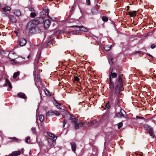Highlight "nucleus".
Returning a JSON list of instances; mask_svg holds the SVG:
<instances>
[{
    "instance_id": "obj_1",
    "label": "nucleus",
    "mask_w": 156,
    "mask_h": 156,
    "mask_svg": "<svg viewBox=\"0 0 156 156\" xmlns=\"http://www.w3.org/2000/svg\"><path fill=\"white\" fill-rule=\"evenodd\" d=\"M122 76V74H120L119 76L116 83L117 85L115 88V94L117 98H119L121 95V94H120V93L123 90Z\"/></svg>"
},
{
    "instance_id": "obj_2",
    "label": "nucleus",
    "mask_w": 156,
    "mask_h": 156,
    "mask_svg": "<svg viewBox=\"0 0 156 156\" xmlns=\"http://www.w3.org/2000/svg\"><path fill=\"white\" fill-rule=\"evenodd\" d=\"M39 23V21L37 20H31L28 23L27 28L30 31L32 30H35L37 28H35L36 26Z\"/></svg>"
},
{
    "instance_id": "obj_3",
    "label": "nucleus",
    "mask_w": 156,
    "mask_h": 156,
    "mask_svg": "<svg viewBox=\"0 0 156 156\" xmlns=\"http://www.w3.org/2000/svg\"><path fill=\"white\" fill-rule=\"evenodd\" d=\"M69 119L73 121V122L74 124L75 129H78L80 127L83 126V123L80 121L78 122L77 119L76 118H73L72 115H70Z\"/></svg>"
},
{
    "instance_id": "obj_4",
    "label": "nucleus",
    "mask_w": 156,
    "mask_h": 156,
    "mask_svg": "<svg viewBox=\"0 0 156 156\" xmlns=\"http://www.w3.org/2000/svg\"><path fill=\"white\" fill-rule=\"evenodd\" d=\"M37 69L36 67L34 68V75L35 76V84L37 85V83L38 85L39 84H40L41 82V80L40 77H39L37 74Z\"/></svg>"
},
{
    "instance_id": "obj_5",
    "label": "nucleus",
    "mask_w": 156,
    "mask_h": 156,
    "mask_svg": "<svg viewBox=\"0 0 156 156\" xmlns=\"http://www.w3.org/2000/svg\"><path fill=\"white\" fill-rule=\"evenodd\" d=\"M60 114V113L57 111H53L52 110H49L46 113V116H50L55 115L56 116H58Z\"/></svg>"
},
{
    "instance_id": "obj_6",
    "label": "nucleus",
    "mask_w": 156,
    "mask_h": 156,
    "mask_svg": "<svg viewBox=\"0 0 156 156\" xmlns=\"http://www.w3.org/2000/svg\"><path fill=\"white\" fill-rule=\"evenodd\" d=\"M8 56L12 61H13L14 60L17 58L16 53L13 51L10 52Z\"/></svg>"
},
{
    "instance_id": "obj_7",
    "label": "nucleus",
    "mask_w": 156,
    "mask_h": 156,
    "mask_svg": "<svg viewBox=\"0 0 156 156\" xmlns=\"http://www.w3.org/2000/svg\"><path fill=\"white\" fill-rule=\"evenodd\" d=\"M112 70L111 71H110L109 72V81H111L112 80V78H115L117 76V73H112Z\"/></svg>"
},
{
    "instance_id": "obj_8",
    "label": "nucleus",
    "mask_w": 156,
    "mask_h": 156,
    "mask_svg": "<svg viewBox=\"0 0 156 156\" xmlns=\"http://www.w3.org/2000/svg\"><path fill=\"white\" fill-rule=\"evenodd\" d=\"M126 112L124 110L121 109L120 112L117 114L116 116L119 118L124 117V114Z\"/></svg>"
},
{
    "instance_id": "obj_9",
    "label": "nucleus",
    "mask_w": 156,
    "mask_h": 156,
    "mask_svg": "<svg viewBox=\"0 0 156 156\" xmlns=\"http://www.w3.org/2000/svg\"><path fill=\"white\" fill-rule=\"evenodd\" d=\"M19 44L20 46H23L25 45L27 43L26 40L23 38H21L18 41Z\"/></svg>"
},
{
    "instance_id": "obj_10",
    "label": "nucleus",
    "mask_w": 156,
    "mask_h": 156,
    "mask_svg": "<svg viewBox=\"0 0 156 156\" xmlns=\"http://www.w3.org/2000/svg\"><path fill=\"white\" fill-rule=\"evenodd\" d=\"M51 24L50 21L49 20H46L44 22V26L45 28H49Z\"/></svg>"
},
{
    "instance_id": "obj_11",
    "label": "nucleus",
    "mask_w": 156,
    "mask_h": 156,
    "mask_svg": "<svg viewBox=\"0 0 156 156\" xmlns=\"http://www.w3.org/2000/svg\"><path fill=\"white\" fill-rule=\"evenodd\" d=\"M71 27H76L77 28H80V29L81 31H83L84 32H87L88 31V29L87 28L83 27L82 26H71Z\"/></svg>"
},
{
    "instance_id": "obj_12",
    "label": "nucleus",
    "mask_w": 156,
    "mask_h": 156,
    "mask_svg": "<svg viewBox=\"0 0 156 156\" xmlns=\"http://www.w3.org/2000/svg\"><path fill=\"white\" fill-rule=\"evenodd\" d=\"M21 153V151H15L12 152L9 154L10 156H17L19 155Z\"/></svg>"
},
{
    "instance_id": "obj_13",
    "label": "nucleus",
    "mask_w": 156,
    "mask_h": 156,
    "mask_svg": "<svg viewBox=\"0 0 156 156\" xmlns=\"http://www.w3.org/2000/svg\"><path fill=\"white\" fill-rule=\"evenodd\" d=\"M17 96L20 98H23L26 100L27 99V97L26 96L25 94L22 92L19 93L17 94Z\"/></svg>"
},
{
    "instance_id": "obj_14",
    "label": "nucleus",
    "mask_w": 156,
    "mask_h": 156,
    "mask_svg": "<svg viewBox=\"0 0 156 156\" xmlns=\"http://www.w3.org/2000/svg\"><path fill=\"white\" fill-rule=\"evenodd\" d=\"M148 132L152 138H154V137L155 135L153 133V130L152 127L150 128L148 130Z\"/></svg>"
},
{
    "instance_id": "obj_15",
    "label": "nucleus",
    "mask_w": 156,
    "mask_h": 156,
    "mask_svg": "<svg viewBox=\"0 0 156 156\" xmlns=\"http://www.w3.org/2000/svg\"><path fill=\"white\" fill-rule=\"evenodd\" d=\"M9 16L10 20L12 22L15 23L16 22V20L14 16L11 15H9Z\"/></svg>"
},
{
    "instance_id": "obj_16",
    "label": "nucleus",
    "mask_w": 156,
    "mask_h": 156,
    "mask_svg": "<svg viewBox=\"0 0 156 156\" xmlns=\"http://www.w3.org/2000/svg\"><path fill=\"white\" fill-rule=\"evenodd\" d=\"M72 150L73 152H75L76 150V146L74 142L71 143Z\"/></svg>"
},
{
    "instance_id": "obj_17",
    "label": "nucleus",
    "mask_w": 156,
    "mask_h": 156,
    "mask_svg": "<svg viewBox=\"0 0 156 156\" xmlns=\"http://www.w3.org/2000/svg\"><path fill=\"white\" fill-rule=\"evenodd\" d=\"M38 55V57H36L34 62V64H37L38 63L39 60V59L41 57V53H39L37 54V55Z\"/></svg>"
},
{
    "instance_id": "obj_18",
    "label": "nucleus",
    "mask_w": 156,
    "mask_h": 156,
    "mask_svg": "<svg viewBox=\"0 0 156 156\" xmlns=\"http://www.w3.org/2000/svg\"><path fill=\"white\" fill-rule=\"evenodd\" d=\"M57 139V137H54L53 138V139L52 138H48V142L50 143H53V146L54 145V144L53 143L54 142H55V141Z\"/></svg>"
},
{
    "instance_id": "obj_19",
    "label": "nucleus",
    "mask_w": 156,
    "mask_h": 156,
    "mask_svg": "<svg viewBox=\"0 0 156 156\" xmlns=\"http://www.w3.org/2000/svg\"><path fill=\"white\" fill-rule=\"evenodd\" d=\"M136 11L129 12H128V14L131 17H133L136 16Z\"/></svg>"
},
{
    "instance_id": "obj_20",
    "label": "nucleus",
    "mask_w": 156,
    "mask_h": 156,
    "mask_svg": "<svg viewBox=\"0 0 156 156\" xmlns=\"http://www.w3.org/2000/svg\"><path fill=\"white\" fill-rule=\"evenodd\" d=\"M5 84L6 86H8L10 88H12V86L10 82L7 78H6L5 80Z\"/></svg>"
},
{
    "instance_id": "obj_21",
    "label": "nucleus",
    "mask_w": 156,
    "mask_h": 156,
    "mask_svg": "<svg viewBox=\"0 0 156 156\" xmlns=\"http://www.w3.org/2000/svg\"><path fill=\"white\" fill-rule=\"evenodd\" d=\"M109 83V88L111 91L113 90L114 88V84L112 82V81H110Z\"/></svg>"
},
{
    "instance_id": "obj_22",
    "label": "nucleus",
    "mask_w": 156,
    "mask_h": 156,
    "mask_svg": "<svg viewBox=\"0 0 156 156\" xmlns=\"http://www.w3.org/2000/svg\"><path fill=\"white\" fill-rule=\"evenodd\" d=\"M14 13L16 16H20L21 15V13L19 10H15Z\"/></svg>"
},
{
    "instance_id": "obj_23",
    "label": "nucleus",
    "mask_w": 156,
    "mask_h": 156,
    "mask_svg": "<svg viewBox=\"0 0 156 156\" xmlns=\"http://www.w3.org/2000/svg\"><path fill=\"white\" fill-rule=\"evenodd\" d=\"M54 104L55 106L57 107V108L59 109H61V104L57 102L56 101H55V102L54 103Z\"/></svg>"
},
{
    "instance_id": "obj_24",
    "label": "nucleus",
    "mask_w": 156,
    "mask_h": 156,
    "mask_svg": "<svg viewBox=\"0 0 156 156\" xmlns=\"http://www.w3.org/2000/svg\"><path fill=\"white\" fill-rule=\"evenodd\" d=\"M3 11L5 12H6L9 11L11 10V8L9 6H6L2 9Z\"/></svg>"
},
{
    "instance_id": "obj_25",
    "label": "nucleus",
    "mask_w": 156,
    "mask_h": 156,
    "mask_svg": "<svg viewBox=\"0 0 156 156\" xmlns=\"http://www.w3.org/2000/svg\"><path fill=\"white\" fill-rule=\"evenodd\" d=\"M43 11H44L45 12V13H47V16H48V17L50 18V19H51V18L49 17V15H48V14H49V10H48V8H43Z\"/></svg>"
},
{
    "instance_id": "obj_26",
    "label": "nucleus",
    "mask_w": 156,
    "mask_h": 156,
    "mask_svg": "<svg viewBox=\"0 0 156 156\" xmlns=\"http://www.w3.org/2000/svg\"><path fill=\"white\" fill-rule=\"evenodd\" d=\"M20 74V72L18 71L14 73L13 76V77L14 79H16L17 77Z\"/></svg>"
},
{
    "instance_id": "obj_27",
    "label": "nucleus",
    "mask_w": 156,
    "mask_h": 156,
    "mask_svg": "<svg viewBox=\"0 0 156 156\" xmlns=\"http://www.w3.org/2000/svg\"><path fill=\"white\" fill-rule=\"evenodd\" d=\"M151 127L148 126L147 124H144V128L145 129H146V130H148L149 129H150V128H151Z\"/></svg>"
},
{
    "instance_id": "obj_28",
    "label": "nucleus",
    "mask_w": 156,
    "mask_h": 156,
    "mask_svg": "<svg viewBox=\"0 0 156 156\" xmlns=\"http://www.w3.org/2000/svg\"><path fill=\"white\" fill-rule=\"evenodd\" d=\"M36 16L35 11L31 12L30 14V16L32 18H34Z\"/></svg>"
},
{
    "instance_id": "obj_29",
    "label": "nucleus",
    "mask_w": 156,
    "mask_h": 156,
    "mask_svg": "<svg viewBox=\"0 0 156 156\" xmlns=\"http://www.w3.org/2000/svg\"><path fill=\"white\" fill-rule=\"evenodd\" d=\"M104 48L106 51H108L110 49L111 47L108 45H106L105 46Z\"/></svg>"
},
{
    "instance_id": "obj_30",
    "label": "nucleus",
    "mask_w": 156,
    "mask_h": 156,
    "mask_svg": "<svg viewBox=\"0 0 156 156\" xmlns=\"http://www.w3.org/2000/svg\"><path fill=\"white\" fill-rule=\"evenodd\" d=\"M44 120V116L43 115H41L39 116V120L41 122H43Z\"/></svg>"
},
{
    "instance_id": "obj_31",
    "label": "nucleus",
    "mask_w": 156,
    "mask_h": 156,
    "mask_svg": "<svg viewBox=\"0 0 156 156\" xmlns=\"http://www.w3.org/2000/svg\"><path fill=\"white\" fill-rule=\"evenodd\" d=\"M45 92V93L48 96H51V94L49 91H48V90H44Z\"/></svg>"
},
{
    "instance_id": "obj_32",
    "label": "nucleus",
    "mask_w": 156,
    "mask_h": 156,
    "mask_svg": "<svg viewBox=\"0 0 156 156\" xmlns=\"http://www.w3.org/2000/svg\"><path fill=\"white\" fill-rule=\"evenodd\" d=\"M9 138L13 140H14V141H15V142H18L19 140H20L19 139L16 138L15 137H12H12H10Z\"/></svg>"
},
{
    "instance_id": "obj_33",
    "label": "nucleus",
    "mask_w": 156,
    "mask_h": 156,
    "mask_svg": "<svg viewBox=\"0 0 156 156\" xmlns=\"http://www.w3.org/2000/svg\"><path fill=\"white\" fill-rule=\"evenodd\" d=\"M110 107V105L109 104V101H108L105 105V108L109 109Z\"/></svg>"
},
{
    "instance_id": "obj_34",
    "label": "nucleus",
    "mask_w": 156,
    "mask_h": 156,
    "mask_svg": "<svg viewBox=\"0 0 156 156\" xmlns=\"http://www.w3.org/2000/svg\"><path fill=\"white\" fill-rule=\"evenodd\" d=\"M30 137L29 136H28L25 138V142L26 143H28L30 142Z\"/></svg>"
},
{
    "instance_id": "obj_35",
    "label": "nucleus",
    "mask_w": 156,
    "mask_h": 156,
    "mask_svg": "<svg viewBox=\"0 0 156 156\" xmlns=\"http://www.w3.org/2000/svg\"><path fill=\"white\" fill-rule=\"evenodd\" d=\"M102 19L105 22H107L108 20V18L106 16H104Z\"/></svg>"
},
{
    "instance_id": "obj_36",
    "label": "nucleus",
    "mask_w": 156,
    "mask_h": 156,
    "mask_svg": "<svg viewBox=\"0 0 156 156\" xmlns=\"http://www.w3.org/2000/svg\"><path fill=\"white\" fill-rule=\"evenodd\" d=\"M118 129H120L122 126V122L118 123L117 124Z\"/></svg>"
},
{
    "instance_id": "obj_37",
    "label": "nucleus",
    "mask_w": 156,
    "mask_h": 156,
    "mask_svg": "<svg viewBox=\"0 0 156 156\" xmlns=\"http://www.w3.org/2000/svg\"><path fill=\"white\" fill-rule=\"evenodd\" d=\"M48 134L49 136H50L52 138V139H53V138L54 137H56L54 135L50 133H48Z\"/></svg>"
},
{
    "instance_id": "obj_38",
    "label": "nucleus",
    "mask_w": 156,
    "mask_h": 156,
    "mask_svg": "<svg viewBox=\"0 0 156 156\" xmlns=\"http://www.w3.org/2000/svg\"><path fill=\"white\" fill-rule=\"evenodd\" d=\"M29 10L30 11L32 12H35V10L34 9L31 7H30L29 8Z\"/></svg>"
},
{
    "instance_id": "obj_39",
    "label": "nucleus",
    "mask_w": 156,
    "mask_h": 156,
    "mask_svg": "<svg viewBox=\"0 0 156 156\" xmlns=\"http://www.w3.org/2000/svg\"><path fill=\"white\" fill-rule=\"evenodd\" d=\"M79 78L78 77L76 76L74 77V80L75 81L78 82L79 81Z\"/></svg>"
},
{
    "instance_id": "obj_40",
    "label": "nucleus",
    "mask_w": 156,
    "mask_h": 156,
    "mask_svg": "<svg viewBox=\"0 0 156 156\" xmlns=\"http://www.w3.org/2000/svg\"><path fill=\"white\" fill-rule=\"evenodd\" d=\"M31 130L32 131V132L34 133H35V128H32V129H31Z\"/></svg>"
},
{
    "instance_id": "obj_41",
    "label": "nucleus",
    "mask_w": 156,
    "mask_h": 156,
    "mask_svg": "<svg viewBox=\"0 0 156 156\" xmlns=\"http://www.w3.org/2000/svg\"><path fill=\"white\" fill-rule=\"evenodd\" d=\"M66 123V120H64V121L63 123V127H64Z\"/></svg>"
},
{
    "instance_id": "obj_42",
    "label": "nucleus",
    "mask_w": 156,
    "mask_h": 156,
    "mask_svg": "<svg viewBox=\"0 0 156 156\" xmlns=\"http://www.w3.org/2000/svg\"><path fill=\"white\" fill-rule=\"evenodd\" d=\"M75 9V6L74 5H73L72 6L71 9H70V11L72 12L73 11V10H74Z\"/></svg>"
},
{
    "instance_id": "obj_43",
    "label": "nucleus",
    "mask_w": 156,
    "mask_h": 156,
    "mask_svg": "<svg viewBox=\"0 0 156 156\" xmlns=\"http://www.w3.org/2000/svg\"><path fill=\"white\" fill-rule=\"evenodd\" d=\"M90 0H86V3L88 5L90 4Z\"/></svg>"
},
{
    "instance_id": "obj_44",
    "label": "nucleus",
    "mask_w": 156,
    "mask_h": 156,
    "mask_svg": "<svg viewBox=\"0 0 156 156\" xmlns=\"http://www.w3.org/2000/svg\"><path fill=\"white\" fill-rule=\"evenodd\" d=\"M155 47V45L154 44H152L151 45V48L152 49L154 48Z\"/></svg>"
},
{
    "instance_id": "obj_45",
    "label": "nucleus",
    "mask_w": 156,
    "mask_h": 156,
    "mask_svg": "<svg viewBox=\"0 0 156 156\" xmlns=\"http://www.w3.org/2000/svg\"><path fill=\"white\" fill-rule=\"evenodd\" d=\"M23 59L22 58H19L18 60V62L19 63H20V62H23V61H22L21 62L20 61H21V60H22Z\"/></svg>"
},
{
    "instance_id": "obj_46",
    "label": "nucleus",
    "mask_w": 156,
    "mask_h": 156,
    "mask_svg": "<svg viewBox=\"0 0 156 156\" xmlns=\"http://www.w3.org/2000/svg\"><path fill=\"white\" fill-rule=\"evenodd\" d=\"M139 53L140 54H141V53H142V52L141 51H136V52H135V53H134V54H137V53Z\"/></svg>"
},
{
    "instance_id": "obj_47",
    "label": "nucleus",
    "mask_w": 156,
    "mask_h": 156,
    "mask_svg": "<svg viewBox=\"0 0 156 156\" xmlns=\"http://www.w3.org/2000/svg\"><path fill=\"white\" fill-rule=\"evenodd\" d=\"M110 58L111 59V60L109 61V62L110 63H113V62H112V60L113 58H112V57H110Z\"/></svg>"
},
{
    "instance_id": "obj_48",
    "label": "nucleus",
    "mask_w": 156,
    "mask_h": 156,
    "mask_svg": "<svg viewBox=\"0 0 156 156\" xmlns=\"http://www.w3.org/2000/svg\"><path fill=\"white\" fill-rule=\"evenodd\" d=\"M153 121L154 123L156 125V118H154L153 119Z\"/></svg>"
},
{
    "instance_id": "obj_49",
    "label": "nucleus",
    "mask_w": 156,
    "mask_h": 156,
    "mask_svg": "<svg viewBox=\"0 0 156 156\" xmlns=\"http://www.w3.org/2000/svg\"><path fill=\"white\" fill-rule=\"evenodd\" d=\"M136 118L137 119H143L144 118L143 117H140L139 116H136Z\"/></svg>"
},
{
    "instance_id": "obj_50",
    "label": "nucleus",
    "mask_w": 156,
    "mask_h": 156,
    "mask_svg": "<svg viewBox=\"0 0 156 156\" xmlns=\"http://www.w3.org/2000/svg\"><path fill=\"white\" fill-rule=\"evenodd\" d=\"M14 32H15V33L16 34V35H17V34H18L17 32L16 31H15Z\"/></svg>"
},
{
    "instance_id": "obj_51",
    "label": "nucleus",
    "mask_w": 156,
    "mask_h": 156,
    "mask_svg": "<svg viewBox=\"0 0 156 156\" xmlns=\"http://www.w3.org/2000/svg\"><path fill=\"white\" fill-rule=\"evenodd\" d=\"M30 57V55H29L27 57V58H29Z\"/></svg>"
},
{
    "instance_id": "obj_52",
    "label": "nucleus",
    "mask_w": 156,
    "mask_h": 156,
    "mask_svg": "<svg viewBox=\"0 0 156 156\" xmlns=\"http://www.w3.org/2000/svg\"><path fill=\"white\" fill-rule=\"evenodd\" d=\"M40 13L41 14L42 13H44L43 12H41Z\"/></svg>"
},
{
    "instance_id": "obj_53",
    "label": "nucleus",
    "mask_w": 156,
    "mask_h": 156,
    "mask_svg": "<svg viewBox=\"0 0 156 156\" xmlns=\"http://www.w3.org/2000/svg\"><path fill=\"white\" fill-rule=\"evenodd\" d=\"M62 117L63 118L65 117V116H64L63 115H62Z\"/></svg>"
},
{
    "instance_id": "obj_54",
    "label": "nucleus",
    "mask_w": 156,
    "mask_h": 156,
    "mask_svg": "<svg viewBox=\"0 0 156 156\" xmlns=\"http://www.w3.org/2000/svg\"><path fill=\"white\" fill-rule=\"evenodd\" d=\"M23 148H22V149H21V150H23Z\"/></svg>"
},
{
    "instance_id": "obj_55",
    "label": "nucleus",
    "mask_w": 156,
    "mask_h": 156,
    "mask_svg": "<svg viewBox=\"0 0 156 156\" xmlns=\"http://www.w3.org/2000/svg\"><path fill=\"white\" fill-rule=\"evenodd\" d=\"M94 10H96V9H94Z\"/></svg>"
},
{
    "instance_id": "obj_56",
    "label": "nucleus",
    "mask_w": 156,
    "mask_h": 156,
    "mask_svg": "<svg viewBox=\"0 0 156 156\" xmlns=\"http://www.w3.org/2000/svg\"><path fill=\"white\" fill-rule=\"evenodd\" d=\"M1 6V5L0 4V7Z\"/></svg>"
},
{
    "instance_id": "obj_57",
    "label": "nucleus",
    "mask_w": 156,
    "mask_h": 156,
    "mask_svg": "<svg viewBox=\"0 0 156 156\" xmlns=\"http://www.w3.org/2000/svg\"><path fill=\"white\" fill-rule=\"evenodd\" d=\"M150 55V56H151V55Z\"/></svg>"
}]
</instances>
